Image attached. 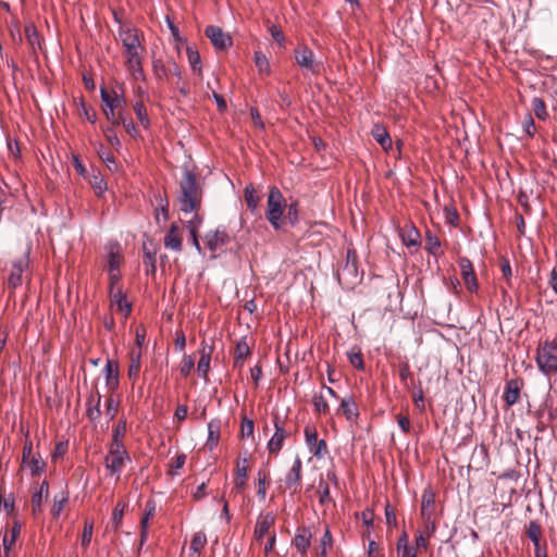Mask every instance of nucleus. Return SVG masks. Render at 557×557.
Here are the masks:
<instances>
[{
    "instance_id": "1",
    "label": "nucleus",
    "mask_w": 557,
    "mask_h": 557,
    "mask_svg": "<svg viewBox=\"0 0 557 557\" xmlns=\"http://www.w3.org/2000/svg\"><path fill=\"white\" fill-rule=\"evenodd\" d=\"M180 188V210L184 213L197 211L201 201V191L196 175L191 171H185Z\"/></svg>"
},
{
    "instance_id": "2",
    "label": "nucleus",
    "mask_w": 557,
    "mask_h": 557,
    "mask_svg": "<svg viewBox=\"0 0 557 557\" xmlns=\"http://www.w3.org/2000/svg\"><path fill=\"white\" fill-rule=\"evenodd\" d=\"M535 361L543 374L549 376L557 373V343L555 341L540 343Z\"/></svg>"
},
{
    "instance_id": "3",
    "label": "nucleus",
    "mask_w": 557,
    "mask_h": 557,
    "mask_svg": "<svg viewBox=\"0 0 557 557\" xmlns=\"http://www.w3.org/2000/svg\"><path fill=\"white\" fill-rule=\"evenodd\" d=\"M286 201L277 187H272L268 196V209L265 212L267 220L274 230L282 227V216Z\"/></svg>"
},
{
    "instance_id": "4",
    "label": "nucleus",
    "mask_w": 557,
    "mask_h": 557,
    "mask_svg": "<svg viewBox=\"0 0 557 557\" xmlns=\"http://www.w3.org/2000/svg\"><path fill=\"white\" fill-rule=\"evenodd\" d=\"M128 460L129 456L124 445L117 442L111 443L109 453L104 458L106 468L110 471L111 475L120 479L121 472Z\"/></svg>"
},
{
    "instance_id": "5",
    "label": "nucleus",
    "mask_w": 557,
    "mask_h": 557,
    "mask_svg": "<svg viewBox=\"0 0 557 557\" xmlns=\"http://www.w3.org/2000/svg\"><path fill=\"white\" fill-rule=\"evenodd\" d=\"M144 52V46L139 48H131L128 50H123V55L125 58V66L134 81H145L146 78L143 69Z\"/></svg>"
},
{
    "instance_id": "6",
    "label": "nucleus",
    "mask_w": 557,
    "mask_h": 557,
    "mask_svg": "<svg viewBox=\"0 0 557 557\" xmlns=\"http://www.w3.org/2000/svg\"><path fill=\"white\" fill-rule=\"evenodd\" d=\"M337 277L341 284L347 286L355 285L360 281L355 250H347L345 264L337 271Z\"/></svg>"
},
{
    "instance_id": "7",
    "label": "nucleus",
    "mask_w": 557,
    "mask_h": 557,
    "mask_svg": "<svg viewBox=\"0 0 557 557\" xmlns=\"http://www.w3.org/2000/svg\"><path fill=\"white\" fill-rule=\"evenodd\" d=\"M294 57L304 73L319 74L322 70V63L315 60L313 51L307 46L297 47Z\"/></svg>"
},
{
    "instance_id": "8",
    "label": "nucleus",
    "mask_w": 557,
    "mask_h": 557,
    "mask_svg": "<svg viewBox=\"0 0 557 557\" xmlns=\"http://www.w3.org/2000/svg\"><path fill=\"white\" fill-rule=\"evenodd\" d=\"M213 47L218 50H225L232 46V38L225 34L221 27L209 25L205 30Z\"/></svg>"
},
{
    "instance_id": "9",
    "label": "nucleus",
    "mask_w": 557,
    "mask_h": 557,
    "mask_svg": "<svg viewBox=\"0 0 557 557\" xmlns=\"http://www.w3.org/2000/svg\"><path fill=\"white\" fill-rule=\"evenodd\" d=\"M119 37L124 50L143 46L139 38V30L132 25H121V27H119Z\"/></svg>"
},
{
    "instance_id": "10",
    "label": "nucleus",
    "mask_w": 557,
    "mask_h": 557,
    "mask_svg": "<svg viewBox=\"0 0 557 557\" xmlns=\"http://www.w3.org/2000/svg\"><path fill=\"white\" fill-rule=\"evenodd\" d=\"M28 251L24 253L23 257L13 261L11 273L8 278V285L10 288H16L22 284V275L23 272L28 268Z\"/></svg>"
},
{
    "instance_id": "11",
    "label": "nucleus",
    "mask_w": 557,
    "mask_h": 557,
    "mask_svg": "<svg viewBox=\"0 0 557 557\" xmlns=\"http://www.w3.org/2000/svg\"><path fill=\"white\" fill-rule=\"evenodd\" d=\"M434 515H435V494L432 490H425L422 494V499H421V516L426 523H430L432 525V530L435 529Z\"/></svg>"
},
{
    "instance_id": "12",
    "label": "nucleus",
    "mask_w": 557,
    "mask_h": 557,
    "mask_svg": "<svg viewBox=\"0 0 557 557\" xmlns=\"http://www.w3.org/2000/svg\"><path fill=\"white\" fill-rule=\"evenodd\" d=\"M312 533L307 527H298L292 544L295 546L301 557H306L311 546Z\"/></svg>"
},
{
    "instance_id": "13",
    "label": "nucleus",
    "mask_w": 557,
    "mask_h": 557,
    "mask_svg": "<svg viewBox=\"0 0 557 557\" xmlns=\"http://www.w3.org/2000/svg\"><path fill=\"white\" fill-rule=\"evenodd\" d=\"M462 280L469 292L478 289V281L471 261L467 257H460L458 260Z\"/></svg>"
},
{
    "instance_id": "14",
    "label": "nucleus",
    "mask_w": 557,
    "mask_h": 557,
    "mask_svg": "<svg viewBox=\"0 0 557 557\" xmlns=\"http://www.w3.org/2000/svg\"><path fill=\"white\" fill-rule=\"evenodd\" d=\"M100 97L103 106L111 107L116 111H124L126 107V99L123 92H119L117 90L108 91L106 88L100 89Z\"/></svg>"
},
{
    "instance_id": "15",
    "label": "nucleus",
    "mask_w": 557,
    "mask_h": 557,
    "mask_svg": "<svg viewBox=\"0 0 557 557\" xmlns=\"http://www.w3.org/2000/svg\"><path fill=\"white\" fill-rule=\"evenodd\" d=\"M230 242V237L224 230L210 231L206 235V244L211 251H215Z\"/></svg>"
},
{
    "instance_id": "16",
    "label": "nucleus",
    "mask_w": 557,
    "mask_h": 557,
    "mask_svg": "<svg viewBox=\"0 0 557 557\" xmlns=\"http://www.w3.org/2000/svg\"><path fill=\"white\" fill-rule=\"evenodd\" d=\"M521 386L522 381L517 379L509 380L506 383L504 400L507 404V406H513L519 401Z\"/></svg>"
},
{
    "instance_id": "17",
    "label": "nucleus",
    "mask_w": 557,
    "mask_h": 557,
    "mask_svg": "<svg viewBox=\"0 0 557 557\" xmlns=\"http://www.w3.org/2000/svg\"><path fill=\"white\" fill-rule=\"evenodd\" d=\"M274 426L275 432L268 443V449L270 453H277L282 448L284 440L286 438V431L284 430L283 424L278 422V418L275 419Z\"/></svg>"
},
{
    "instance_id": "18",
    "label": "nucleus",
    "mask_w": 557,
    "mask_h": 557,
    "mask_svg": "<svg viewBox=\"0 0 557 557\" xmlns=\"http://www.w3.org/2000/svg\"><path fill=\"white\" fill-rule=\"evenodd\" d=\"M301 468L302 463L299 457H296L294 465L285 476V484L288 488H294V492L297 491V487L300 484L301 480Z\"/></svg>"
},
{
    "instance_id": "19",
    "label": "nucleus",
    "mask_w": 557,
    "mask_h": 557,
    "mask_svg": "<svg viewBox=\"0 0 557 557\" xmlns=\"http://www.w3.org/2000/svg\"><path fill=\"white\" fill-rule=\"evenodd\" d=\"M110 296L112 305H115L127 317L132 311V305L127 301L122 289L120 287L110 289Z\"/></svg>"
},
{
    "instance_id": "20",
    "label": "nucleus",
    "mask_w": 557,
    "mask_h": 557,
    "mask_svg": "<svg viewBox=\"0 0 557 557\" xmlns=\"http://www.w3.org/2000/svg\"><path fill=\"white\" fill-rule=\"evenodd\" d=\"M164 247L174 251L182 250V238L178 233V226L172 224L170 230L164 236Z\"/></svg>"
},
{
    "instance_id": "21",
    "label": "nucleus",
    "mask_w": 557,
    "mask_h": 557,
    "mask_svg": "<svg viewBox=\"0 0 557 557\" xmlns=\"http://www.w3.org/2000/svg\"><path fill=\"white\" fill-rule=\"evenodd\" d=\"M274 521L275 519L272 513L260 516L255 528L256 540H262L263 536L269 532L270 528L274 524Z\"/></svg>"
},
{
    "instance_id": "22",
    "label": "nucleus",
    "mask_w": 557,
    "mask_h": 557,
    "mask_svg": "<svg viewBox=\"0 0 557 557\" xmlns=\"http://www.w3.org/2000/svg\"><path fill=\"white\" fill-rule=\"evenodd\" d=\"M248 460L249 457H244L239 459L236 465V476H235V488L242 491L246 485V480L248 475Z\"/></svg>"
},
{
    "instance_id": "23",
    "label": "nucleus",
    "mask_w": 557,
    "mask_h": 557,
    "mask_svg": "<svg viewBox=\"0 0 557 557\" xmlns=\"http://www.w3.org/2000/svg\"><path fill=\"white\" fill-rule=\"evenodd\" d=\"M103 372L106 375V384L109 389H115L119 386V368L117 364L108 360Z\"/></svg>"
},
{
    "instance_id": "24",
    "label": "nucleus",
    "mask_w": 557,
    "mask_h": 557,
    "mask_svg": "<svg viewBox=\"0 0 557 557\" xmlns=\"http://www.w3.org/2000/svg\"><path fill=\"white\" fill-rule=\"evenodd\" d=\"M341 410L348 421H354L358 418V408L352 396H347L341 400Z\"/></svg>"
},
{
    "instance_id": "25",
    "label": "nucleus",
    "mask_w": 557,
    "mask_h": 557,
    "mask_svg": "<svg viewBox=\"0 0 557 557\" xmlns=\"http://www.w3.org/2000/svg\"><path fill=\"white\" fill-rule=\"evenodd\" d=\"M372 136L384 150L387 151L388 149H392V139L385 127H383L382 125L376 124L373 126Z\"/></svg>"
},
{
    "instance_id": "26",
    "label": "nucleus",
    "mask_w": 557,
    "mask_h": 557,
    "mask_svg": "<svg viewBox=\"0 0 557 557\" xmlns=\"http://www.w3.org/2000/svg\"><path fill=\"white\" fill-rule=\"evenodd\" d=\"M24 32H25L26 40L29 44V46L32 47V49L34 51H36V49H40L41 48L40 36H39V33H38L36 26L33 23H28L25 25Z\"/></svg>"
},
{
    "instance_id": "27",
    "label": "nucleus",
    "mask_w": 557,
    "mask_h": 557,
    "mask_svg": "<svg viewBox=\"0 0 557 557\" xmlns=\"http://www.w3.org/2000/svg\"><path fill=\"white\" fill-rule=\"evenodd\" d=\"M49 493V484L47 481H44L38 491H36L32 497L33 511L36 515L40 511V507L42 504V498L47 497Z\"/></svg>"
},
{
    "instance_id": "28",
    "label": "nucleus",
    "mask_w": 557,
    "mask_h": 557,
    "mask_svg": "<svg viewBox=\"0 0 557 557\" xmlns=\"http://www.w3.org/2000/svg\"><path fill=\"white\" fill-rule=\"evenodd\" d=\"M140 364H141V354L140 351H132L131 352V363L128 367V377L132 381H136L139 376L140 371Z\"/></svg>"
},
{
    "instance_id": "29",
    "label": "nucleus",
    "mask_w": 557,
    "mask_h": 557,
    "mask_svg": "<svg viewBox=\"0 0 557 557\" xmlns=\"http://www.w3.org/2000/svg\"><path fill=\"white\" fill-rule=\"evenodd\" d=\"M221 422L219 420H211L208 423V446L212 449L216 446L220 436Z\"/></svg>"
},
{
    "instance_id": "30",
    "label": "nucleus",
    "mask_w": 557,
    "mask_h": 557,
    "mask_svg": "<svg viewBox=\"0 0 557 557\" xmlns=\"http://www.w3.org/2000/svg\"><path fill=\"white\" fill-rule=\"evenodd\" d=\"M333 546V536L331 534V531L329 527L325 528L324 534L320 540L319 547H318V557H326L327 549H330Z\"/></svg>"
},
{
    "instance_id": "31",
    "label": "nucleus",
    "mask_w": 557,
    "mask_h": 557,
    "mask_svg": "<svg viewBox=\"0 0 557 557\" xmlns=\"http://www.w3.org/2000/svg\"><path fill=\"white\" fill-rule=\"evenodd\" d=\"M244 197H245V201L247 203V207L252 212H255L257 210V208H258L259 197L256 194V189H255L253 185L249 184V185H247L245 187Z\"/></svg>"
},
{
    "instance_id": "32",
    "label": "nucleus",
    "mask_w": 557,
    "mask_h": 557,
    "mask_svg": "<svg viewBox=\"0 0 557 557\" xmlns=\"http://www.w3.org/2000/svg\"><path fill=\"white\" fill-rule=\"evenodd\" d=\"M401 238L407 247H417L420 245V234L416 227H410L401 233Z\"/></svg>"
},
{
    "instance_id": "33",
    "label": "nucleus",
    "mask_w": 557,
    "mask_h": 557,
    "mask_svg": "<svg viewBox=\"0 0 557 557\" xmlns=\"http://www.w3.org/2000/svg\"><path fill=\"white\" fill-rule=\"evenodd\" d=\"M21 523L18 521H14L13 525L11 528V534L10 537L8 535H4L3 537V547L7 553L11 549L12 545L15 543L16 539L18 537L21 533Z\"/></svg>"
},
{
    "instance_id": "34",
    "label": "nucleus",
    "mask_w": 557,
    "mask_h": 557,
    "mask_svg": "<svg viewBox=\"0 0 557 557\" xmlns=\"http://www.w3.org/2000/svg\"><path fill=\"white\" fill-rule=\"evenodd\" d=\"M98 156L106 163L107 168L111 172L117 171V163H116L114 157L102 145H100V147L98 149Z\"/></svg>"
},
{
    "instance_id": "35",
    "label": "nucleus",
    "mask_w": 557,
    "mask_h": 557,
    "mask_svg": "<svg viewBox=\"0 0 557 557\" xmlns=\"http://www.w3.org/2000/svg\"><path fill=\"white\" fill-rule=\"evenodd\" d=\"M95 401L94 407H89L87 410V416L91 421H96L100 418L101 411H100V401H101V395L99 392L96 393L95 396H91L88 400L89 404Z\"/></svg>"
},
{
    "instance_id": "36",
    "label": "nucleus",
    "mask_w": 557,
    "mask_h": 557,
    "mask_svg": "<svg viewBox=\"0 0 557 557\" xmlns=\"http://www.w3.org/2000/svg\"><path fill=\"white\" fill-rule=\"evenodd\" d=\"M143 252H144V263L146 265H148V269H147V274H154L156 270H157V265H156V252L150 250L146 245H144L143 247Z\"/></svg>"
},
{
    "instance_id": "37",
    "label": "nucleus",
    "mask_w": 557,
    "mask_h": 557,
    "mask_svg": "<svg viewBox=\"0 0 557 557\" xmlns=\"http://www.w3.org/2000/svg\"><path fill=\"white\" fill-rule=\"evenodd\" d=\"M207 544V536L203 532H197L194 534L191 541H190V550L197 555L200 554L201 549Z\"/></svg>"
},
{
    "instance_id": "38",
    "label": "nucleus",
    "mask_w": 557,
    "mask_h": 557,
    "mask_svg": "<svg viewBox=\"0 0 557 557\" xmlns=\"http://www.w3.org/2000/svg\"><path fill=\"white\" fill-rule=\"evenodd\" d=\"M528 537L532 541L534 546L541 545L540 540L542 535V530L540 524L536 521H530L527 530Z\"/></svg>"
},
{
    "instance_id": "39",
    "label": "nucleus",
    "mask_w": 557,
    "mask_h": 557,
    "mask_svg": "<svg viewBox=\"0 0 557 557\" xmlns=\"http://www.w3.org/2000/svg\"><path fill=\"white\" fill-rule=\"evenodd\" d=\"M532 109H533L535 116L540 120L544 121L548 116V113L546 110V104L543 101V99H541L539 97H535L532 99Z\"/></svg>"
},
{
    "instance_id": "40",
    "label": "nucleus",
    "mask_w": 557,
    "mask_h": 557,
    "mask_svg": "<svg viewBox=\"0 0 557 557\" xmlns=\"http://www.w3.org/2000/svg\"><path fill=\"white\" fill-rule=\"evenodd\" d=\"M156 513V502L153 499H149L146 503L145 512L140 520V529L148 528L149 520L154 516Z\"/></svg>"
},
{
    "instance_id": "41",
    "label": "nucleus",
    "mask_w": 557,
    "mask_h": 557,
    "mask_svg": "<svg viewBox=\"0 0 557 557\" xmlns=\"http://www.w3.org/2000/svg\"><path fill=\"white\" fill-rule=\"evenodd\" d=\"M134 111L140 124L145 128H148L150 126V120L148 117L145 104L143 102H136L134 106Z\"/></svg>"
},
{
    "instance_id": "42",
    "label": "nucleus",
    "mask_w": 557,
    "mask_h": 557,
    "mask_svg": "<svg viewBox=\"0 0 557 557\" xmlns=\"http://www.w3.org/2000/svg\"><path fill=\"white\" fill-rule=\"evenodd\" d=\"M186 52H187L188 62H189L191 69L195 72L196 71L200 72L201 71V59H200L199 52L197 50H194L189 46H187Z\"/></svg>"
},
{
    "instance_id": "43",
    "label": "nucleus",
    "mask_w": 557,
    "mask_h": 557,
    "mask_svg": "<svg viewBox=\"0 0 557 557\" xmlns=\"http://www.w3.org/2000/svg\"><path fill=\"white\" fill-rule=\"evenodd\" d=\"M126 507H127V505L124 502H119L116 504L115 508L113 509L112 524H113L114 529L120 528Z\"/></svg>"
},
{
    "instance_id": "44",
    "label": "nucleus",
    "mask_w": 557,
    "mask_h": 557,
    "mask_svg": "<svg viewBox=\"0 0 557 557\" xmlns=\"http://www.w3.org/2000/svg\"><path fill=\"white\" fill-rule=\"evenodd\" d=\"M25 458H26V447L24 448V455H23V463L26 465L29 470H30V473L33 475H36L38 474L39 472L42 471L44 469V461L39 460L38 458H35L33 457L27 463L25 461Z\"/></svg>"
},
{
    "instance_id": "45",
    "label": "nucleus",
    "mask_w": 557,
    "mask_h": 557,
    "mask_svg": "<svg viewBox=\"0 0 557 557\" xmlns=\"http://www.w3.org/2000/svg\"><path fill=\"white\" fill-rule=\"evenodd\" d=\"M66 502H67V496L64 493H60L54 496L53 506L51 509V512L54 517L60 516Z\"/></svg>"
},
{
    "instance_id": "46",
    "label": "nucleus",
    "mask_w": 557,
    "mask_h": 557,
    "mask_svg": "<svg viewBox=\"0 0 557 557\" xmlns=\"http://www.w3.org/2000/svg\"><path fill=\"white\" fill-rule=\"evenodd\" d=\"M102 110L109 122H111L113 125H121L120 115H125L124 111H116L111 107L109 108L107 106H103Z\"/></svg>"
},
{
    "instance_id": "47",
    "label": "nucleus",
    "mask_w": 557,
    "mask_h": 557,
    "mask_svg": "<svg viewBox=\"0 0 557 557\" xmlns=\"http://www.w3.org/2000/svg\"><path fill=\"white\" fill-rule=\"evenodd\" d=\"M250 354L248 344L245 341L239 342L235 349V364L238 366Z\"/></svg>"
},
{
    "instance_id": "48",
    "label": "nucleus",
    "mask_w": 557,
    "mask_h": 557,
    "mask_svg": "<svg viewBox=\"0 0 557 557\" xmlns=\"http://www.w3.org/2000/svg\"><path fill=\"white\" fill-rule=\"evenodd\" d=\"M441 247V242L438 239L437 236L431 234V233H428L426 234V242H425V249L432 253V255H436L437 253V250L438 248Z\"/></svg>"
},
{
    "instance_id": "49",
    "label": "nucleus",
    "mask_w": 557,
    "mask_h": 557,
    "mask_svg": "<svg viewBox=\"0 0 557 557\" xmlns=\"http://www.w3.org/2000/svg\"><path fill=\"white\" fill-rule=\"evenodd\" d=\"M305 437H306V444L309 449L312 447H315V444L319 442L318 441V432H317L315 428L311 426V425H307L305 428Z\"/></svg>"
},
{
    "instance_id": "50",
    "label": "nucleus",
    "mask_w": 557,
    "mask_h": 557,
    "mask_svg": "<svg viewBox=\"0 0 557 557\" xmlns=\"http://www.w3.org/2000/svg\"><path fill=\"white\" fill-rule=\"evenodd\" d=\"M313 406H314L315 411H318L319 413H323V414L329 413L330 408H329L327 401L325 399V396L323 394L315 395L313 397Z\"/></svg>"
},
{
    "instance_id": "51",
    "label": "nucleus",
    "mask_w": 557,
    "mask_h": 557,
    "mask_svg": "<svg viewBox=\"0 0 557 557\" xmlns=\"http://www.w3.org/2000/svg\"><path fill=\"white\" fill-rule=\"evenodd\" d=\"M119 411V400L110 396L106 401V414L110 420H113Z\"/></svg>"
},
{
    "instance_id": "52",
    "label": "nucleus",
    "mask_w": 557,
    "mask_h": 557,
    "mask_svg": "<svg viewBox=\"0 0 557 557\" xmlns=\"http://www.w3.org/2000/svg\"><path fill=\"white\" fill-rule=\"evenodd\" d=\"M347 357L352 367H355L358 370L364 369L363 358H362L360 350L349 351L347 354Z\"/></svg>"
},
{
    "instance_id": "53",
    "label": "nucleus",
    "mask_w": 557,
    "mask_h": 557,
    "mask_svg": "<svg viewBox=\"0 0 557 557\" xmlns=\"http://www.w3.org/2000/svg\"><path fill=\"white\" fill-rule=\"evenodd\" d=\"M92 532H94L92 522L86 521L85 525H84L83 534H82V541H81L82 546L87 547L90 544L91 537H92Z\"/></svg>"
},
{
    "instance_id": "54",
    "label": "nucleus",
    "mask_w": 557,
    "mask_h": 557,
    "mask_svg": "<svg viewBox=\"0 0 557 557\" xmlns=\"http://www.w3.org/2000/svg\"><path fill=\"white\" fill-rule=\"evenodd\" d=\"M287 213H286V220L292 224L295 225L299 218H298V203L292 202L289 205H286Z\"/></svg>"
},
{
    "instance_id": "55",
    "label": "nucleus",
    "mask_w": 557,
    "mask_h": 557,
    "mask_svg": "<svg viewBox=\"0 0 557 557\" xmlns=\"http://www.w3.org/2000/svg\"><path fill=\"white\" fill-rule=\"evenodd\" d=\"M267 475L263 471H258V490L257 495L264 500L267 495Z\"/></svg>"
},
{
    "instance_id": "56",
    "label": "nucleus",
    "mask_w": 557,
    "mask_h": 557,
    "mask_svg": "<svg viewBox=\"0 0 557 557\" xmlns=\"http://www.w3.org/2000/svg\"><path fill=\"white\" fill-rule=\"evenodd\" d=\"M194 367H195L194 358L191 356L185 355L183 357L182 366H181V369H180L181 374L183 376L189 375L191 370L194 369Z\"/></svg>"
},
{
    "instance_id": "57",
    "label": "nucleus",
    "mask_w": 557,
    "mask_h": 557,
    "mask_svg": "<svg viewBox=\"0 0 557 557\" xmlns=\"http://www.w3.org/2000/svg\"><path fill=\"white\" fill-rule=\"evenodd\" d=\"M121 257L117 251H114L113 248L110 249L108 256V265L109 271H116L120 269Z\"/></svg>"
},
{
    "instance_id": "58",
    "label": "nucleus",
    "mask_w": 557,
    "mask_h": 557,
    "mask_svg": "<svg viewBox=\"0 0 557 557\" xmlns=\"http://www.w3.org/2000/svg\"><path fill=\"white\" fill-rule=\"evenodd\" d=\"M255 63L259 72H269V61L262 52H255Z\"/></svg>"
},
{
    "instance_id": "59",
    "label": "nucleus",
    "mask_w": 557,
    "mask_h": 557,
    "mask_svg": "<svg viewBox=\"0 0 557 557\" xmlns=\"http://www.w3.org/2000/svg\"><path fill=\"white\" fill-rule=\"evenodd\" d=\"M319 500L321 505H325L331 502L329 485L324 483L323 480H320L319 483Z\"/></svg>"
},
{
    "instance_id": "60",
    "label": "nucleus",
    "mask_w": 557,
    "mask_h": 557,
    "mask_svg": "<svg viewBox=\"0 0 557 557\" xmlns=\"http://www.w3.org/2000/svg\"><path fill=\"white\" fill-rule=\"evenodd\" d=\"M253 421L248 419V418H244L243 421H242V428H240V434H242V437H252L253 435Z\"/></svg>"
},
{
    "instance_id": "61",
    "label": "nucleus",
    "mask_w": 557,
    "mask_h": 557,
    "mask_svg": "<svg viewBox=\"0 0 557 557\" xmlns=\"http://www.w3.org/2000/svg\"><path fill=\"white\" fill-rule=\"evenodd\" d=\"M91 186L96 190L97 195H102L107 190V183L103 177L95 175L90 181Z\"/></svg>"
},
{
    "instance_id": "62",
    "label": "nucleus",
    "mask_w": 557,
    "mask_h": 557,
    "mask_svg": "<svg viewBox=\"0 0 557 557\" xmlns=\"http://www.w3.org/2000/svg\"><path fill=\"white\" fill-rule=\"evenodd\" d=\"M185 462H186V455L185 454L177 455L176 458L174 459V461L171 463L169 474L174 476L176 474V470L182 469L184 467Z\"/></svg>"
},
{
    "instance_id": "63",
    "label": "nucleus",
    "mask_w": 557,
    "mask_h": 557,
    "mask_svg": "<svg viewBox=\"0 0 557 557\" xmlns=\"http://www.w3.org/2000/svg\"><path fill=\"white\" fill-rule=\"evenodd\" d=\"M310 453L315 456L317 458H322L327 454V446L324 440H320L315 447H312L309 449Z\"/></svg>"
},
{
    "instance_id": "64",
    "label": "nucleus",
    "mask_w": 557,
    "mask_h": 557,
    "mask_svg": "<svg viewBox=\"0 0 557 557\" xmlns=\"http://www.w3.org/2000/svg\"><path fill=\"white\" fill-rule=\"evenodd\" d=\"M120 119H121V124L124 126L127 134L135 137L137 135V128H136L134 122L126 114L120 115Z\"/></svg>"
}]
</instances>
